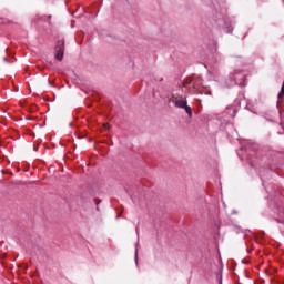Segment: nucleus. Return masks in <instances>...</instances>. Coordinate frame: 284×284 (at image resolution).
Returning <instances> with one entry per match:
<instances>
[{"instance_id": "20e7f679", "label": "nucleus", "mask_w": 284, "mask_h": 284, "mask_svg": "<svg viewBox=\"0 0 284 284\" xmlns=\"http://www.w3.org/2000/svg\"><path fill=\"white\" fill-rule=\"evenodd\" d=\"M183 109L185 110L186 114H189V116L192 118V108L186 104Z\"/></svg>"}, {"instance_id": "f257e3e1", "label": "nucleus", "mask_w": 284, "mask_h": 284, "mask_svg": "<svg viewBox=\"0 0 284 284\" xmlns=\"http://www.w3.org/2000/svg\"><path fill=\"white\" fill-rule=\"evenodd\" d=\"M55 52H57L55 59L58 61H63V54L65 52V41L63 40L58 41V44L55 47Z\"/></svg>"}, {"instance_id": "7ed1b4c3", "label": "nucleus", "mask_w": 284, "mask_h": 284, "mask_svg": "<svg viewBox=\"0 0 284 284\" xmlns=\"http://www.w3.org/2000/svg\"><path fill=\"white\" fill-rule=\"evenodd\" d=\"M192 85L195 90L194 92H199L201 90V80H195V81L193 80Z\"/></svg>"}, {"instance_id": "39448f33", "label": "nucleus", "mask_w": 284, "mask_h": 284, "mask_svg": "<svg viewBox=\"0 0 284 284\" xmlns=\"http://www.w3.org/2000/svg\"><path fill=\"white\" fill-rule=\"evenodd\" d=\"M103 130H110V124L108 123L103 124Z\"/></svg>"}, {"instance_id": "f03ea898", "label": "nucleus", "mask_w": 284, "mask_h": 284, "mask_svg": "<svg viewBox=\"0 0 284 284\" xmlns=\"http://www.w3.org/2000/svg\"><path fill=\"white\" fill-rule=\"evenodd\" d=\"M187 105V100L181 99L175 101V106L176 108H182L184 109Z\"/></svg>"}, {"instance_id": "423d86ee", "label": "nucleus", "mask_w": 284, "mask_h": 284, "mask_svg": "<svg viewBox=\"0 0 284 284\" xmlns=\"http://www.w3.org/2000/svg\"><path fill=\"white\" fill-rule=\"evenodd\" d=\"M3 61H4L6 63H10V62L8 61V58H4Z\"/></svg>"}]
</instances>
